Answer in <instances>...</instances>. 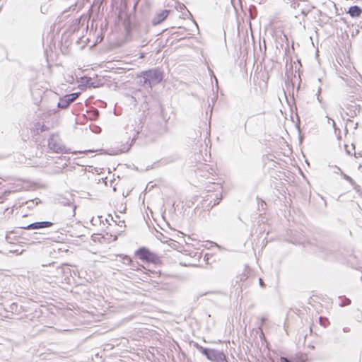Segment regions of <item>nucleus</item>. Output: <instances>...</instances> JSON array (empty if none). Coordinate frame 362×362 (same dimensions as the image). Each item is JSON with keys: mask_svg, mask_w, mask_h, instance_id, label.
I'll return each instance as SVG.
<instances>
[{"mask_svg": "<svg viewBox=\"0 0 362 362\" xmlns=\"http://www.w3.org/2000/svg\"><path fill=\"white\" fill-rule=\"evenodd\" d=\"M59 203L63 206H68L71 208V211L67 214L69 216L74 217L76 214V206L70 200L66 199H62Z\"/></svg>", "mask_w": 362, "mask_h": 362, "instance_id": "9d476101", "label": "nucleus"}, {"mask_svg": "<svg viewBox=\"0 0 362 362\" xmlns=\"http://www.w3.org/2000/svg\"><path fill=\"white\" fill-rule=\"evenodd\" d=\"M122 258V262L127 265H130L132 263V259L127 255H119Z\"/></svg>", "mask_w": 362, "mask_h": 362, "instance_id": "f3484780", "label": "nucleus"}, {"mask_svg": "<svg viewBox=\"0 0 362 362\" xmlns=\"http://www.w3.org/2000/svg\"><path fill=\"white\" fill-rule=\"evenodd\" d=\"M351 148H352V150L355 149V146L353 144L351 145Z\"/></svg>", "mask_w": 362, "mask_h": 362, "instance_id": "2f4dec72", "label": "nucleus"}, {"mask_svg": "<svg viewBox=\"0 0 362 362\" xmlns=\"http://www.w3.org/2000/svg\"><path fill=\"white\" fill-rule=\"evenodd\" d=\"M347 13L353 18H361L362 16V8L358 6H352L349 8Z\"/></svg>", "mask_w": 362, "mask_h": 362, "instance_id": "9b49d317", "label": "nucleus"}, {"mask_svg": "<svg viewBox=\"0 0 362 362\" xmlns=\"http://www.w3.org/2000/svg\"><path fill=\"white\" fill-rule=\"evenodd\" d=\"M168 10H163L160 13H157L152 20L153 25H156L162 23L168 17Z\"/></svg>", "mask_w": 362, "mask_h": 362, "instance_id": "6e6552de", "label": "nucleus"}, {"mask_svg": "<svg viewBox=\"0 0 362 362\" xmlns=\"http://www.w3.org/2000/svg\"><path fill=\"white\" fill-rule=\"evenodd\" d=\"M4 310L6 313L11 314H20L23 312V306L18 305L16 303H12L8 305H5Z\"/></svg>", "mask_w": 362, "mask_h": 362, "instance_id": "0eeeda50", "label": "nucleus"}, {"mask_svg": "<svg viewBox=\"0 0 362 362\" xmlns=\"http://www.w3.org/2000/svg\"><path fill=\"white\" fill-rule=\"evenodd\" d=\"M361 20L359 21V23H358V26H360L361 28H362V16L360 18Z\"/></svg>", "mask_w": 362, "mask_h": 362, "instance_id": "c756f323", "label": "nucleus"}, {"mask_svg": "<svg viewBox=\"0 0 362 362\" xmlns=\"http://www.w3.org/2000/svg\"><path fill=\"white\" fill-rule=\"evenodd\" d=\"M40 202V199L36 198L33 200H30L26 202V204L28 205V208H33L34 206L37 205Z\"/></svg>", "mask_w": 362, "mask_h": 362, "instance_id": "2eb2a0df", "label": "nucleus"}, {"mask_svg": "<svg viewBox=\"0 0 362 362\" xmlns=\"http://www.w3.org/2000/svg\"><path fill=\"white\" fill-rule=\"evenodd\" d=\"M345 149H346V153L348 155H351V150L349 148V146L348 145H345Z\"/></svg>", "mask_w": 362, "mask_h": 362, "instance_id": "393cba45", "label": "nucleus"}, {"mask_svg": "<svg viewBox=\"0 0 362 362\" xmlns=\"http://www.w3.org/2000/svg\"><path fill=\"white\" fill-rule=\"evenodd\" d=\"M141 74L144 75V83H148L150 88L160 83L164 76L163 71L158 68L142 71Z\"/></svg>", "mask_w": 362, "mask_h": 362, "instance_id": "f257e3e1", "label": "nucleus"}, {"mask_svg": "<svg viewBox=\"0 0 362 362\" xmlns=\"http://www.w3.org/2000/svg\"><path fill=\"white\" fill-rule=\"evenodd\" d=\"M141 77H142V78L140 79V82L139 83H140L141 85H143V84H144V75H141Z\"/></svg>", "mask_w": 362, "mask_h": 362, "instance_id": "cd10ccee", "label": "nucleus"}, {"mask_svg": "<svg viewBox=\"0 0 362 362\" xmlns=\"http://www.w3.org/2000/svg\"><path fill=\"white\" fill-rule=\"evenodd\" d=\"M194 346L209 361L213 362H220L226 360V355L223 351L213 349L204 348L197 343L194 344Z\"/></svg>", "mask_w": 362, "mask_h": 362, "instance_id": "f03ea898", "label": "nucleus"}, {"mask_svg": "<svg viewBox=\"0 0 362 362\" xmlns=\"http://www.w3.org/2000/svg\"><path fill=\"white\" fill-rule=\"evenodd\" d=\"M78 93L66 95L59 99L57 107L60 109H66L78 96Z\"/></svg>", "mask_w": 362, "mask_h": 362, "instance_id": "39448f33", "label": "nucleus"}, {"mask_svg": "<svg viewBox=\"0 0 362 362\" xmlns=\"http://www.w3.org/2000/svg\"><path fill=\"white\" fill-rule=\"evenodd\" d=\"M319 320H320V323L325 327L328 323L327 319L320 317Z\"/></svg>", "mask_w": 362, "mask_h": 362, "instance_id": "412c9836", "label": "nucleus"}, {"mask_svg": "<svg viewBox=\"0 0 362 362\" xmlns=\"http://www.w3.org/2000/svg\"><path fill=\"white\" fill-rule=\"evenodd\" d=\"M341 176L344 180H346L347 182H349L353 187L354 189L356 191H359L361 187L356 183V182L349 175L344 174V173H341Z\"/></svg>", "mask_w": 362, "mask_h": 362, "instance_id": "f8f14e48", "label": "nucleus"}, {"mask_svg": "<svg viewBox=\"0 0 362 362\" xmlns=\"http://www.w3.org/2000/svg\"><path fill=\"white\" fill-rule=\"evenodd\" d=\"M99 117V111L97 109H93L88 112V118L92 120H95Z\"/></svg>", "mask_w": 362, "mask_h": 362, "instance_id": "ddd939ff", "label": "nucleus"}, {"mask_svg": "<svg viewBox=\"0 0 362 362\" xmlns=\"http://www.w3.org/2000/svg\"><path fill=\"white\" fill-rule=\"evenodd\" d=\"M323 252L325 253L324 256L326 258H329V257H332L333 256L332 250H326L323 251Z\"/></svg>", "mask_w": 362, "mask_h": 362, "instance_id": "aec40b11", "label": "nucleus"}, {"mask_svg": "<svg viewBox=\"0 0 362 362\" xmlns=\"http://www.w3.org/2000/svg\"><path fill=\"white\" fill-rule=\"evenodd\" d=\"M60 171H61L60 170H56V173H59Z\"/></svg>", "mask_w": 362, "mask_h": 362, "instance_id": "473e14b6", "label": "nucleus"}, {"mask_svg": "<svg viewBox=\"0 0 362 362\" xmlns=\"http://www.w3.org/2000/svg\"><path fill=\"white\" fill-rule=\"evenodd\" d=\"M35 129H36L37 134L42 133V132H44L45 131L48 130V127L47 126H45V124H42L40 123H37V124L35 126Z\"/></svg>", "mask_w": 362, "mask_h": 362, "instance_id": "4468645a", "label": "nucleus"}, {"mask_svg": "<svg viewBox=\"0 0 362 362\" xmlns=\"http://www.w3.org/2000/svg\"><path fill=\"white\" fill-rule=\"evenodd\" d=\"M54 223L51 221H39L32 223L26 226H23L21 228L27 229V230H38L41 228H49L52 226Z\"/></svg>", "mask_w": 362, "mask_h": 362, "instance_id": "423d86ee", "label": "nucleus"}, {"mask_svg": "<svg viewBox=\"0 0 362 362\" xmlns=\"http://www.w3.org/2000/svg\"><path fill=\"white\" fill-rule=\"evenodd\" d=\"M343 332H350V329L349 327H344L343 328Z\"/></svg>", "mask_w": 362, "mask_h": 362, "instance_id": "bb28decb", "label": "nucleus"}, {"mask_svg": "<svg viewBox=\"0 0 362 362\" xmlns=\"http://www.w3.org/2000/svg\"><path fill=\"white\" fill-rule=\"evenodd\" d=\"M134 139H132L131 144H127V146H124V148H122L121 149V151L122 152H127L130 149V148L132 146V144L134 142Z\"/></svg>", "mask_w": 362, "mask_h": 362, "instance_id": "6ab92c4d", "label": "nucleus"}, {"mask_svg": "<svg viewBox=\"0 0 362 362\" xmlns=\"http://www.w3.org/2000/svg\"><path fill=\"white\" fill-rule=\"evenodd\" d=\"M135 255L141 260L146 261L147 262H151L156 264L159 262V257L151 252L146 247H141L137 250L135 252Z\"/></svg>", "mask_w": 362, "mask_h": 362, "instance_id": "20e7f679", "label": "nucleus"}, {"mask_svg": "<svg viewBox=\"0 0 362 362\" xmlns=\"http://www.w3.org/2000/svg\"><path fill=\"white\" fill-rule=\"evenodd\" d=\"M48 272L51 273V276L54 277H61L64 274L63 268L61 267H54V263L49 265Z\"/></svg>", "mask_w": 362, "mask_h": 362, "instance_id": "1a4fd4ad", "label": "nucleus"}, {"mask_svg": "<svg viewBox=\"0 0 362 362\" xmlns=\"http://www.w3.org/2000/svg\"><path fill=\"white\" fill-rule=\"evenodd\" d=\"M70 2V8L72 6H76V0H69Z\"/></svg>", "mask_w": 362, "mask_h": 362, "instance_id": "a878e982", "label": "nucleus"}, {"mask_svg": "<svg viewBox=\"0 0 362 362\" xmlns=\"http://www.w3.org/2000/svg\"><path fill=\"white\" fill-rule=\"evenodd\" d=\"M267 320V317L266 316H262L261 317V324L260 325L262 326L263 324L265 322V321Z\"/></svg>", "mask_w": 362, "mask_h": 362, "instance_id": "b1692460", "label": "nucleus"}, {"mask_svg": "<svg viewBox=\"0 0 362 362\" xmlns=\"http://www.w3.org/2000/svg\"><path fill=\"white\" fill-rule=\"evenodd\" d=\"M358 170L362 172V165L358 166Z\"/></svg>", "mask_w": 362, "mask_h": 362, "instance_id": "7c9ffc66", "label": "nucleus"}, {"mask_svg": "<svg viewBox=\"0 0 362 362\" xmlns=\"http://www.w3.org/2000/svg\"><path fill=\"white\" fill-rule=\"evenodd\" d=\"M259 284H260V286H261L262 287H263V286H264V282H263L262 279H259Z\"/></svg>", "mask_w": 362, "mask_h": 362, "instance_id": "c85d7f7f", "label": "nucleus"}, {"mask_svg": "<svg viewBox=\"0 0 362 362\" xmlns=\"http://www.w3.org/2000/svg\"><path fill=\"white\" fill-rule=\"evenodd\" d=\"M327 117L328 118V120H332V127H333V128L334 129L335 134H337V132L339 133H340V129L337 127L335 122L333 119H332L331 118H329V117L327 116Z\"/></svg>", "mask_w": 362, "mask_h": 362, "instance_id": "4be33fe9", "label": "nucleus"}, {"mask_svg": "<svg viewBox=\"0 0 362 362\" xmlns=\"http://www.w3.org/2000/svg\"><path fill=\"white\" fill-rule=\"evenodd\" d=\"M339 299L341 300V302L339 303V305L343 307L346 305H349L351 304V300L346 298H342L341 297H339Z\"/></svg>", "mask_w": 362, "mask_h": 362, "instance_id": "dca6fc26", "label": "nucleus"}, {"mask_svg": "<svg viewBox=\"0 0 362 362\" xmlns=\"http://www.w3.org/2000/svg\"><path fill=\"white\" fill-rule=\"evenodd\" d=\"M280 362H291V361H290L287 358H286L284 356H281L280 358Z\"/></svg>", "mask_w": 362, "mask_h": 362, "instance_id": "5701e85b", "label": "nucleus"}, {"mask_svg": "<svg viewBox=\"0 0 362 362\" xmlns=\"http://www.w3.org/2000/svg\"><path fill=\"white\" fill-rule=\"evenodd\" d=\"M48 147L54 153H64L66 152V146L57 134H52L48 139Z\"/></svg>", "mask_w": 362, "mask_h": 362, "instance_id": "7ed1b4c3", "label": "nucleus"}, {"mask_svg": "<svg viewBox=\"0 0 362 362\" xmlns=\"http://www.w3.org/2000/svg\"><path fill=\"white\" fill-rule=\"evenodd\" d=\"M238 278L240 281H245L248 278L247 272L245 271L243 274H240Z\"/></svg>", "mask_w": 362, "mask_h": 362, "instance_id": "a211bd4d", "label": "nucleus"}]
</instances>
